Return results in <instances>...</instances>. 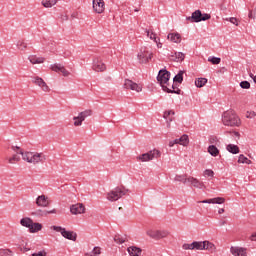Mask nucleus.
<instances>
[{"mask_svg":"<svg viewBox=\"0 0 256 256\" xmlns=\"http://www.w3.org/2000/svg\"><path fill=\"white\" fill-rule=\"evenodd\" d=\"M32 83L37 87H40V89L44 91V93H49V91H51V88H49L47 82H45V80H43V78L39 76L32 77Z\"/></svg>","mask_w":256,"mask_h":256,"instance_id":"obj_10","label":"nucleus"},{"mask_svg":"<svg viewBox=\"0 0 256 256\" xmlns=\"http://www.w3.org/2000/svg\"><path fill=\"white\" fill-rule=\"evenodd\" d=\"M148 237H151V239H165V237L169 236V233L165 230H148L147 231Z\"/></svg>","mask_w":256,"mask_h":256,"instance_id":"obj_11","label":"nucleus"},{"mask_svg":"<svg viewBox=\"0 0 256 256\" xmlns=\"http://www.w3.org/2000/svg\"><path fill=\"white\" fill-rule=\"evenodd\" d=\"M12 151L15 155H21L23 161L27 163H32V165H39V163H45L47 161V156L39 152H23L19 146H11Z\"/></svg>","mask_w":256,"mask_h":256,"instance_id":"obj_1","label":"nucleus"},{"mask_svg":"<svg viewBox=\"0 0 256 256\" xmlns=\"http://www.w3.org/2000/svg\"><path fill=\"white\" fill-rule=\"evenodd\" d=\"M214 175H215V172H213V170L211 169H206L204 171V177H214Z\"/></svg>","mask_w":256,"mask_h":256,"instance_id":"obj_46","label":"nucleus"},{"mask_svg":"<svg viewBox=\"0 0 256 256\" xmlns=\"http://www.w3.org/2000/svg\"><path fill=\"white\" fill-rule=\"evenodd\" d=\"M159 157H161V152L157 149H154L140 156H137V160L145 163L147 161H153V159H159Z\"/></svg>","mask_w":256,"mask_h":256,"instance_id":"obj_6","label":"nucleus"},{"mask_svg":"<svg viewBox=\"0 0 256 256\" xmlns=\"http://www.w3.org/2000/svg\"><path fill=\"white\" fill-rule=\"evenodd\" d=\"M198 203H208V204H212V205H223V203H225V198L216 197V198L202 200V201H199Z\"/></svg>","mask_w":256,"mask_h":256,"instance_id":"obj_17","label":"nucleus"},{"mask_svg":"<svg viewBox=\"0 0 256 256\" xmlns=\"http://www.w3.org/2000/svg\"><path fill=\"white\" fill-rule=\"evenodd\" d=\"M225 21H230V23H232V25H236V27L239 25V22L235 17L226 18Z\"/></svg>","mask_w":256,"mask_h":256,"instance_id":"obj_47","label":"nucleus"},{"mask_svg":"<svg viewBox=\"0 0 256 256\" xmlns=\"http://www.w3.org/2000/svg\"><path fill=\"white\" fill-rule=\"evenodd\" d=\"M92 69L93 71H96V73H103V71L107 70V66L104 64L101 58L97 57L93 60Z\"/></svg>","mask_w":256,"mask_h":256,"instance_id":"obj_12","label":"nucleus"},{"mask_svg":"<svg viewBox=\"0 0 256 256\" xmlns=\"http://www.w3.org/2000/svg\"><path fill=\"white\" fill-rule=\"evenodd\" d=\"M7 251H9V253H11V250H9V249L3 250V253H7Z\"/></svg>","mask_w":256,"mask_h":256,"instance_id":"obj_61","label":"nucleus"},{"mask_svg":"<svg viewBox=\"0 0 256 256\" xmlns=\"http://www.w3.org/2000/svg\"><path fill=\"white\" fill-rule=\"evenodd\" d=\"M251 79H253L254 83H256V75H253V73H250Z\"/></svg>","mask_w":256,"mask_h":256,"instance_id":"obj_57","label":"nucleus"},{"mask_svg":"<svg viewBox=\"0 0 256 256\" xmlns=\"http://www.w3.org/2000/svg\"><path fill=\"white\" fill-rule=\"evenodd\" d=\"M167 87H169V89H171V85L169 84V82H167V84H165Z\"/></svg>","mask_w":256,"mask_h":256,"instance_id":"obj_60","label":"nucleus"},{"mask_svg":"<svg viewBox=\"0 0 256 256\" xmlns=\"http://www.w3.org/2000/svg\"><path fill=\"white\" fill-rule=\"evenodd\" d=\"M145 33L147 35V37H149L150 39H152V41H155V43H157V47L159 49H161L163 47V44L159 43V38L157 39V36L155 33H153V30H145Z\"/></svg>","mask_w":256,"mask_h":256,"instance_id":"obj_21","label":"nucleus"},{"mask_svg":"<svg viewBox=\"0 0 256 256\" xmlns=\"http://www.w3.org/2000/svg\"><path fill=\"white\" fill-rule=\"evenodd\" d=\"M62 73L63 77H69L70 73L65 69V66L62 67V70L60 71Z\"/></svg>","mask_w":256,"mask_h":256,"instance_id":"obj_50","label":"nucleus"},{"mask_svg":"<svg viewBox=\"0 0 256 256\" xmlns=\"http://www.w3.org/2000/svg\"><path fill=\"white\" fill-rule=\"evenodd\" d=\"M169 79H171V72L166 69H162L159 71L157 76V81L160 83L162 89H167V83H169Z\"/></svg>","mask_w":256,"mask_h":256,"instance_id":"obj_9","label":"nucleus"},{"mask_svg":"<svg viewBox=\"0 0 256 256\" xmlns=\"http://www.w3.org/2000/svg\"><path fill=\"white\" fill-rule=\"evenodd\" d=\"M36 205L38 207H49V198L45 195L38 196L36 199Z\"/></svg>","mask_w":256,"mask_h":256,"instance_id":"obj_19","label":"nucleus"},{"mask_svg":"<svg viewBox=\"0 0 256 256\" xmlns=\"http://www.w3.org/2000/svg\"><path fill=\"white\" fill-rule=\"evenodd\" d=\"M225 223H226L225 221H222V222H220V225L223 226V225H225Z\"/></svg>","mask_w":256,"mask_h":256,"instance_id":"obj_62","label":"nucleus"},{"mask_svg":"<svg viewBox=\"0 0 256 256\" xmlns=\"http://www.w3.org/2000/svg\"><path fill=\"white\" fill-rule=\"evenodd\" d=\"M209 19H211V14H203L201 10H195L190 17L186 18L190 23H201V21H209Z\"/></svg>","mask_w":256,"mask_h":256,"instance_id":"obj_3","label":"nucleus"},{"mask_svg":"<svg viewBox=\"0 0 256 256\" xmlns=\"http://www.w3.org/2000/svg\"><path fill=\"white\" fill-rule=\"evenodd\" d=\"M167 39L172 41V43H181V34L179 33H169Z\"/></svg>","mask_w":256,"mask_h":256,"instance_id":"obj_27","label":"nucleus"},{"mask_svg":"<svg viewBox=\"0 0 256 256\" xmlns=\"http://www.w3.org/2000/svg\"><path fill=\"white\" fill-rule=\"evenodd\" d=\"M32 224H33V219L29 217H24L20 220V225L22 227H26V229H30Z\"/></svg>","mask_w":256,"mask_h":256,"instance_id":"obj_28","label":"nucleus"},{"mask_svg":"<svg viewBox=\"0 0 256 256\" xmlns=\"http://www.w3.org/2000/svg\"><path fill=\"white\" fill-rule=\"evenodd\" d=\"M58 0H42L43 7H46V9H49L53 7L54 5H57Z\"/></svg>","mask_w":256,"mask_h":256,"instance_id":"obj_32","label":"nucleus"},{"mask_svg":"<svg viewBox=\"0 0 256 256\" xmlns=\"http://www.w3.org/2000/svg\"><path fill=\"white\" fill-rule=\"evenodd\" d=\"M246 117L247 119H253V117H255V112H247Z\"/></svg>","mask_w":256,"mask_h":256,"instance_id":"obj_52","label":"nucleus"},{"mask_svg":"<svg viewBox=\"0 0 256 256\" xmlns=\"http://www.w3.org/2000/svg\"><path fill=\"white\" fill-rule=\"evenodd\" d=\"M63 65H61V64H53V65H51L50 66V69L52 70V71H55V73H61V71H62V69H63Z\"/></svg>","mask_w":256,"mask_h":256,"instance_id":"obj_38","label":"nucleus"},{"mask_svg":"<svg viewBox=\"0 0 256 256\" xmlns=\"http://www.w3.org/2000/svg\"><path fill=\"white\" fill-rule=\"evenodd\" d=\"M195 85L198 88L205 87L207 85V78H198L195 80Z\"/></svg>","mask_w":256,"mask_h":256,"instance_id":"obj_35","label":"nucleus"},{"mask_svg":"<svg viewBox=\"0 0 256 256\" xmlns=\"http://www.w3.org/2000/svg\"><path fill=\"white\" fill-rule=\"evenodd\" d=\"M203 249L204 251H209L210 253H213L216 247H215V244L206 240V241H203Z\"/></svg>","mask_w":256,"mask_h":256,"instance_id":"obj_29","label":"nucleus"},{"mask_svg":"<svg viewBox=\"0 0 256 256\" xmlns=\"http://www.w3.org/2000/svg\"><path fill=\"white\" fill-rule=\"evenodd\" d=\"M70 212L72 215H81L85 213V206L81 203L74 204L70 207Z\"/></svg>","mask_w":256,"mask_h":256,"instance_id":"obj_15","label":"nucleus"},{"mask_svg":"<svg viewBox=\"0 0 256 256\" xmlns=\"http://www.w3.org/2000/svg\"><path fill=\"white\" fill-rule=\"evenodd\" d=\"M238 163H246V165H251V160H249L245 155L241 154L238 158Z\"/></svg>","mask_w":256,"mask_h":256,"instance_id":"obj_39","label":"nucleus"},{"mask_svg":"<svg viewBox=\"0 0 256 256\" xmlns=\"http://www.w3.org/2000/svg\"><path fill=\"white\" fill-rule=\"evenodd\" d=\"M208 153H210L212 157H217V155H219V149L215 145H210L208 147Z\"/></svg>","mask_w":256,"mask_h":256,"instance_id":"obj_34","label":"nucleus"},{"mask_svg":"<svg viewBox=\"0 0 256 256\" xmlns=\"http://www.w3.org/2000/svg\"><path fill=\"white\" fill-rule=\"evenodd\" d=\"M175 143H177V145H183V147H187L189 145V136L184 134L180 138L175 139Z\"/></svg>","mask_w":256,"mask_h":256,"instance_id":"obj_23","label":"nucleus"},{"mask_svg":"<svg viewBox=\"0 0 256 256\" xmlns=\"http://www.w3.org/2000/svg\"><path fill=\"white\" fill-rule=\"evenodd\" d=\"M174 181H178L179 183H187V175H176Z\"/></svg>","mask_w":256,"mask_h":256,"instance_id":"obj_40","label":"nucleus"},{"mask_svg":"<svg viewBox=\"0 0 256 256\" xmlns=\"http://www.w3.org/2000/svg\"><path fill=\"white\" fill-rule=\"evenodd\" d=\"M209 141H210V143L215 144V143H217V141H219V140L217 139V136H211L210 139H209Z\"/></svg>","mask_w":256,"mask_h":256,"instance_id":"obj_53","label":"nucleus"},{"mask_svg":"<svg viewBox=\"0 0 256 256\" xmlns=\"http://www.w3.org/2000/svg\"><path fill=\"white\" fill-rule=\"evenodd\" d=\"M171 115H175V111H173V110L165 111L163 117H164V119H167V121L171 122V121H173V117H171Z\"/></svg>","mask_w":256,"mask_h":256,"instance_id":"obj_37","label":"nucleus"},{"mask_svg":"<svg viewBox=\"0 0 256 256\" xmlns=\"http://www.w3.org/2000/svg\"><path fill=\"white\" fill-rule=\"evenodd\" d=\"M52 229L57 233H61L64 239H68L69 241H77V233L73 231H66V229L61 226H52Z\"/></svg>","mask_w":256,"mask_h":256,"instance_id":"obj_8","label":"nucleus"},{"mask_svg":"<svg viewBox=\"0 0 256 256\" xmlns=\"http://www.w3.org/2000/svg\"><path fill=\"white\" fill-rule=\"evenodd\" d=\"M28 59H29L30 63H32V65L45 63V58L44 57H37V55H30L28 57Z\"/></svg>","mask_w":256,"mask_h":256,"instance_id":"obj_25","label":"nucleus"},{"mask_svg":"<svg viewBox=\"0 0 256 256\" xmlns=\"http://www.w3.org/2000/svg\"><path fill=\"white\" fill-rule=\"evenodd\" d=\"M174 145H177V142H175V140L169 142V147H173Z\"/></svg>","mask_w":256,"mask_h":256,"instance_id":"obj_56","label":"nucleus"},{"mask_svg":"<svg viewBox=\"0 0 256 256\" xmlns=\"http://www.w3.org/2000/svg\"><path fill=\"white\" fill-rule=\"evenodd\" d=\"M172 61H176L177 63H181V61H185V54L183 52H175L171 55Z\"/></svg>","mask_w":256,"mask_h":256,"instance_id":"obj_26","label":"nucleus"},{"mask_svg":"<svg viewBox=\"0 0 256 256\" xmlns=\"http://www.w3.org/2000/svg\"><path fill=\"white\" fill-rule=\"evenodd\" d=\"M51 213H56V210L53 209L51 211H47V210H38L35 212V215H40L41 217H46V215H49Z\"/></svg>","mask_w":256,"mask_h":256,"instance_id":"obj_36","label":"nucleus"},{"mask_svg":"<svg viewBox=\"0 0 256 256\" xmlns=\"http://www.w3.org/2000/svg\"><path fill=\"white\" fill-rule=\"evenodd\" d=\"M187 181L188 183H191V185H193L196 189H205V184L193 176L188 177Z\"/></svg>","mask_w":256,"mask_h":256,"instance_id":"obj_18","label":"nucleus"},{"mask_svg":"<svg viewBox=\"0 0 256 256\" xmlns=\"http://www.w3.org/2000/svg\"><path fill=\"white\" fill-rule=\"evenodd\" d=\"M208 61L212 63V65H219V63H221V58L212 56L208 58Z\"/></svg>","mask_w":256,"mask_h":256,"instance_id":"obj_41","label":"nucleus"},{"mask_svg":"<svg viewBox=\"0 0 256 256\" xmlns=\"http://www.w3.org/2000/svg\"><path fill=\"white\" fill-rule=\"evenodd\" d=\"M250 241H256V232L250 236Z\"/></svg>","mask_w":256,"mask_h":256,"instance_id":"obj_55","label":"nucleus"},{"mask_svg":"<svg viewBox=\"0 0 256 256\" xmlns=\"http://www.w3.org/2000/svg\"><path fill=\"white\" fill-rule=\"evenodd\" d=\"M17 48L20 49V51H25V49H27V43L24 41H18Z\"/></svg>","mask_w":256,"mask_h":256,"instance_id":"obj_44","label":"nucleus"},{"mask_svg":"<svg viewBox=\"0 0 256 256\" xmlns=\"http://www.w3.org/2000/svg\"><path fill=\"white\" fill-rule=\"evenodd\" d=\"M92 5L95 13L99 15L105 11V1L103 0H93Z\"/></svg>","mask_w":256,"mask_h":256,"instance_id":"obj_14","label":"nucleus"},{"mask_svg":"<svg viewBox=\"0 0 256 256\" xmlns=\"http://www.w3.org/2000/svg\"><path fill=\"white\" fill-rule=\"evenodd\" d=\"M41 229H43V224L39 223V222H33L29 228V233H39V231H41Z\"/></svg>","mask_w":256,"mask_h":256,"instance_id":"obj_24","label":"nucleus"},{"mask_svg":"<svg viewBox=\"0 0 256 256\" xmlns=\"http://www.w3.org/2000/svg\"><path fill=\"white\" fill-rule=\"evenodd\" d=\"M25 251H29V249L25 248Z\"/></svg>","mask_w":256,"mask_h":256,"instance_id":"obj_64","label":"nucleus"},{"mask_svg":"<svg viewBox=\"0 0 256 256\" xmlns=\"http://www.w3.org/2000/svg\"><path fill=\"white\" fill-rule=\"evenodd\" d=\"M241 89H251V83L249 81L240 82Z\"/></svg>","mask_w":256,"mask_h":256,"instance_id":"obj_45","label":"nucleus"},{"mask_svg":"<svg viewBox=\"0 0 256 256\" xmlns=\"http://www.w3.org/2000/svg\"><path fill=\"white\" fill-rule=\"evenodd\" d=\"M6 161H8L10 165H15V163H19V161H21V157H19V154H14L11 157H7Z\"/></svg>","mask_w":256,"mask_h":256,"instance_id":"obj_30","label":"nucleus"},{"mask_svg":"<svg viewBox=\"0 0 256 256\" xmlns=\"http://www.w3.org/2000/svg\"><path fill=\"white\" fill-rule=\"evenodd\" d=\"M233 133V135H234V137H240V134H239V132H232Z\"/></svg>","mask_w":256,"mask_h":256,"instance_id":"obj_59","label":"nucleus"},{"mask_svg":"<svg viewBox=\"0 0 256 256\" xmlns=\"http://www.w3.org/2000/svg\"><path fill=\"white\" fill-rule=\"evenodd\" d=\"M127 189L124 187H116L114 190L110 191L107 194L108 201H119L121 197H124V195H127Z\"/></svg>","mask_w":256,"mask_h":256,"instance_id":"obj_5","label":"nucleus"},{"mask_svg":"<svg viewBox=\"0 0 256 256\" xmlns=\"http://www.w3.org/2000/svg\"><path fill=\"white\" fill-rule=\"evenodd\" d=\"M230 253L233 256H247V249L243 247L232 246L230 248Z\"/></svg>","mask_w":256,"mask_h":256,"instance_id":"obj_16","label":"nucleus"},{"mask_svg":"<svg viewBox=\"0 0 256 256\" xmlns=\"http://www.w3.org/2000/svg\"><path fill=\"white\" fill-rule=\"evenodd\" d=\"M31 256H47V252H45V250L37 252V253H33Z\"/></svg>","mask_w":256,"mask_h":256,"instance_id":"obj_51","label":"nucleus"},{"mask_svg":"<svg viewBox=\"0 0 256 256\" xmlns=\"http://www.w3.org/2000/svg\"><path fill=\"white\" fill-rule=\"evenodd\" d=\"M92 255H95V256L101 255V248L94 247V249L92 251Z\"/></svg>","mask_w":256,"mask_h":256,"instance_id":"obj_49","label":"nucleus"},{"mask_svg":"<svg viewBox=\"0 0 256 256\" xmlns=\"http://www.w3.org/2000/svg\"><path fill=\"white\" fill-rule=\"evenodd\" d=\"M163 91H166V93H175L176 95H181V89H179L177 82H173L171 88H169V86H166Z\"/></svg>","mask_w":256,"mask_h":256,"instance_id":"obj_20","label":"nucleus"},{"mask_svg":"<svg viewBox=\"0 0 256 256\" xmlns=\"http://www.w3.org/2000/svg\"><path fill=\"white\" fill-rule=\"evenodd\" d=\"M124 89H130L131 91H136V93H141L143 91V87L139 86V84L130 79H125Z\"/></svg>","mask_w":256,"mask_h":256,"instance_id":"obj_13","label":"nucleus"},{"mask_svg":"<svg viewBox=\"0 0 256 256\" xmlns=\"http://www.w3.org/2000/svg\"><path fill=\"white\" fill-rule=\"evenodd\" d=\"M218 213H219V215H222V213H225V209H224V208H220V209L218 210Z\"/></svg>","mask_w":256,"mask_h":256,"instance_id":"obj_58","label":"nucleus"},{"mask_svg":"<svg viewBox=\"0 0 256 256\" xmlns=\"http://www.w3.org/2000/svg\"><path fill=\"white\" fill-rule=\"evenodd\" d=\"M93 115V110L86 109L78 114V116L73 117L74 127H81L83 125V121L87 119V117H91Z\"/></svg>","mask_w":256,"mask_h":256,"instance_id":"obj_7","label":"nucleus"},{"mask_svg":"<svg viewBox=\"0 0 256 256\" xmlns=\"http://www.w3.org/2000/svg\"><path fill=\"white\" fill-rule=\"evenodd\" d=\"M227 151H229V153H232L233 155H237V153H239V146L235 145V144H228L226 146Z\"/></svg>","mask_w":256,"mask_h":256,"instance_id":"obj_31","label":"nucleus"},{"mask_svg":"<svg viewBox=\"0 0 256 256\" xmlns=\"http://www.w3.org/2000/svg\"><path fill=\"white\" fill-rule=\"evenodd\" d=\"M195 251H204L203 241H194Z\"/></svg>","mask_w":256,"mask_h":256,"instance_id":"obj_42","label":"nucleus"},{"mask_svg":"<svg viewBox=\"0 0 256 256\" xmlns=\"http://www.w3.org/2000/svg\"><path fill=\"white\" fill-rule=\"evenodd\" d=\"M115 243H119L120 245L125 243V239L123 237L115 236L114 237Z\"/></svg>","mask_w":256,"mask_h":256,"instance_id":"obj_48","label":"nucleus"},{"mask_svg":"<svg viewBox=\"0 0 256 256\" xmlns=\"http://www.w3.org/2000/svg\"><path fill=\"white\" fill-rule=\"evenodd\" d=\"M134 11H135V13H137V12H139V9L136 8V9H134Z\"/></svg>","mask_w":256,"mask_h":256,"instance_id":"obj_63","label":"nucleus"},{"mask_svg":"<svg viewBox=\"0 0 256 256\" xmlns=\"http://www.w3.org/2000/svg\"><path fill=\"white\" fill-rule=\"evenodd\" d=\"M127 251L130 256H141V253H143V250L137 246H130Z\"/></svg>","mask_w":256,"mask_h":256,"instance_id":"obj_22","label":"nucleus"},{"mask_svg":"<svg viewBox=\"0 0 256 256\" xmlns=\"http://www.w3.org/2000/svg\"><path fill=\"white\" fill-rule=\"evenodd\" d=\"M249 19H255L256 15L253 14V11H250L248 14Z\"/></svg>","mask_w":256,"mask_h":256,"instance_id":"obj_54","label":"nucleus"},{"mask_svg":"<svg viewBox=\"0 0 256 256\" xmlns=\"http://www.w3.org/2000/svg\"><path fill=\"white\" fill-rule=\"evenodd\" d=\"M137 59L140 65H145L153 59V52L149 51L147 47H142L137 55Z\"/></svg>","mask_w":256,"mask_h":256,"instance_id":"obj_4","label":"nucleus"},{"mask_svg":"<svg viewBox=\"0 0 256 256\" xmlns=\"http://www.w3.org/2000/svg\"><path fill=\"white\" fill-rule=\"evenodd\" d=\"M222 123L227 127H239L241 125V118L234 110H228L222 115Z\"/></svg>","mask_w":256,"mask_h":256,"instance_id":"obj_2","label":"nucleus"},{"mask_svg":"<svg viewBox=\"0 0 256 256\" xmlns=\"http://www.w3.org/2000/svg\"><path fill=\"white\" fill-rule=\"evenodd\" d=\"M185 71L180 70L177 75L173 78V83H183V74Z\"/></svg>","mask_w":256,"mask_h":256,"instance_id":"obj_33","label":"nucleus"},{"mask_svg":"<svg viewBox=\"0 0 256 256\" xmlns=\"http://www.w3.org/2000/svg\"><path fill=\"white\" fill-rule=\"evenodd\" d=\"M182 249H184L185 251H189V250L193 251V250H195V241L192 242L191 244H183L182 245Z\"/></svg>","mask_w":256,"mask_h":256,"instance_id":"obj_43","label":"nucleus"}]
</instances>
